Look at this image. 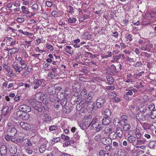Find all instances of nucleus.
<instances>
[{"label":"nucleus","mask_w":156,"mask_h":156,"mask_svg":"<svg viewBox=\"0 0 156 156\" xmlns=\"http://www.w3.org/2000/svg\"><path fill=\"white\" fill-rule=\"evenodd\" d=\"M61 137L62 139H64L65 140H68L70 139V138L69 136L63 134L62 135Z\"/></svg>","instance_id":"43"},{"label":"nucleus","mask_w":156,"mask_h":156,"mask_svg":"<svg viewBox=\"0 0 156 156\" xmlns=\"http://www.w3.org/2000/svg\"><path fill=\"white\" fill-rule=\"evenodd\" d=\"M67 103V99L65 98L64 99H62L61 100L60 104L63 107H64L66 106Z\"/></svg>","instance_id":"29"},{"label":"nucleus","mask_w":156,"mask_h":156,"mask_svg":"<svg viewBox=\"0 0 156 156\" xmlns=\"http://www.w3.org/2000/svg\"><path fill=\"white\" fill-rule=\"evenodd\" d=\"M120 122L119 119L118 118H115L113 121V123L115 126H118Z\"/></svg>","instance_id":"26"},{"label":"nucleus","mask_w":156,"mask_h":156,"mask_svg":"<svg viewBox=\"0 0 156 156\" xmlns=\"http://www.w3.org/2000/svg\"><path fill=\"white\" fill-rule=\"evenodd\" d=\"M80 95L84 97H85L87 95V90L85 89H83L81 92Z\"/></svg>","instance_id":"32"},{"label":"nucleus","mask_w":156,"mask_h":156,"mask_svg":"<svg viewBox=\"0 0 156 156\" xmlns=\"http://www.w3.org/2000/svg\"><path fill=\"white\" fill-rule=\"evenodd\" d=\"M111 117H105L102 120V124L103 125L106 126L108 125L111 122Z\"/></svg>","instance_id":"9"},{"label":"nucleus","mask_w":156,"mask_h":156,"mask_svg":"<svg viewBox=\"0 0 156 156\" xmlns=\"http://www.w3.org/2000/svg\"><path fill=\"white\" fill-rule=\"evenodd\" d=\"M69 12L73 14L74 12V11H73V8L72 6H69Z\"/></svg>","instance_id":"54"},{"label":"nucleus","mask_w":156,"mask_h":156,"mask_svg":"<svg viewBox=\"0 0 156 156\" xmlns=\"http://www.w3.org/2000/svg\"><path fill=\"white\" fill-rule=\"evenodd\" d=\"M3 68L5 69L7 71H8L10 69V68L7 65L5 64H4L3 65Z\"/></svg>","instance_id":"56"},{"label":"nucleus","mask_w":156,"mask_h":156,"mask_svg":"<svg viewBox=\"0 0 156 156\" xmlns=\"http://www.w3.org/2000/svg\"><path fill=\"white\" fill-rule=\"evenodd\" d=\"M85 104H86L85 101H81L76 106V110L79 111L82 110L84 108Z\"/></svg>","instance_id":"8"},{"label":"nucleus","mask_w":156,"mask_h":156,"mask_svg":"<svg viewBox=\"0 0 156 156\" xmlns=\"http://www.w3.org/2000/svg\"><path fill=\"white\" fill-rule=\"evenodd\" d=\"M76 19L74 17H72V18H70L68 20V22L71 23H74L76 22Z\"/></svg>","instance_id":"40"},{"label":"nucleus","mask_w":156,"mask_h":156,"mask_svg":"<svg viewBox=\"0 0 156 156\" xmlns=\"http://www.w3.org/2000/svg\"><path fill=\"white\" fill-rule=\"evenodd\" d=\"M12 67L16 71L18 72L19 73L22 71V68L19 66L18 64L16 62H13Z\"/></svg>","instance_id":"11"},{"label":"nucleus","mask_w":156,"mask_h":156,"mask_svg":"<svg viewBox=\"0 0 156 156\" xmlns=\"http://www.w3.org/2000/svg\"><path fill=\"white\" fill-rule=\"evenodd\" d=\"M58 127L55 126H50L49 127V130L50 131H53L56 130L57 129Z\"/></svg>","instance_id":"45"},{"label":"nucleus","mask_w":156,"mask_h":156,"mask_svg":"<svg viewBox=\"0 0 156 156\" xmlns=\"http://www.w3.org/2000/svg\"><path fill=\"white\" fill-rule=\"evenodd\" d=\"M155 106L154 104H151L148 106V109L151 111L154 110L155 108Z\"/></svg>","instance_id":"47"},{"label":"nucleus","mask_w":156,"mask_h":156,"mask_svg":"<svg viewBox=\"0 0 156 156\" xmlns=\"http://www.w3.org/2000/svg\"><path fill=\"white\" fill-rule=\"evenodd\" d=\"M131 126L129 124H125L123 127V129L124 131H128L131 128Z\"/></svg>","instance_id":"25"},{"label":"nucleus","mask_w":156,"mask_h":156,"mask_svg":"<svg viewBox=\"0 0 156 156\" xmlns=\"http://www.w3.org/2000/svg\"><path fill=\"white\" fill-rule=\"evenodd\" d=\"M31 128V126L28 123H26L23 129L26 130H29Z\"/></svg>","instance_id":"37"},{"label":"nucleus","mask_w":156,"mask_h":156,"mask_svg":"<svg viewBox=\"0 0 156 156\" xmlns=\"http://www.w3.org/2000/svg\"><path fill=\"white\" fill-rule=\"evenodd\" d=\"M110 136L111 137V138H112L113 139H115L117 136V135L116 134V132L114 131L111 132Z\"/></svg>","instance_id":"30"},{"label":"nucleus","mask_w":156,"mask_h":156,"mask_svg":"<svg viewBox=\"0 0 156 156\" xmlns=\"http://www.w3.org/2000/svg\"><path fill=\"white\" fill-rule=\"evenodd\" d=\"M101 142L105 145H110L112 143V139L109 138H104L101 139Z\"/></svg>","instance_id":"7"},{"label":"nucleus","mask_w":156,"mask_h":156,"mask_svg":"<svg viewBox=\"0 0 156 156\" xmlns=\"http://www.w3.org/2000/svg\"><path fill=\"white\" fill-rule=\"evenodd\" d=\"M44 121L45 122L48 123L50 122L51 120V117L49 115H45L44 117Z\"/></svg>","instance_id":"31"},{"label":"nucleus","mask_w":156,"mask_h":156,"mask_svg":"<svg viewBox=\"0 0 156 156\" xmlns=\"http://www.w3.org/2000/svg\"><path fill=\"white\" fill-rule=\"evenodd\" d=\"M45 48L48 49H49L51 51H53L54 50V48L52 45H51L49 43L46 44V46Z\"/></svg>","instance_id":"35"},{"label":"nucleus","mask_w":156,"mask_h":156,"mask_svg":"<svg viewBox=\"0 0 156 156\" xmlns=\"http://www.w3.org/2000/svg\"><path fill=\"white\" fill-rule=\"evenodd\" d=\"M112 130V128L111 127H107L104 129V131H105L109 133Z\"/></svg>","instance_id":"49"},{"label":"nucleus","mask_w":156,"mask_h":156,"mask_svg":"<svg viewBox=\"0 0 156 156\" xmlns=\"http://www.w3.org/2000/svg\"><path fill=\"white\" fill-rule=\"evenodd\" d=\"M26 152L28 154H31L33 153V151L31 149H27L26 150Z\"/></svg>","instance_id":"59"},{"label":"nucleus","mask_w":156,"mask_h":156,"mask_svg":"<svg viewBox=\"0 0 156 156\" xmlns=\"http://www.w3.org/2000/svg\"><path fill=\"white\" fill-rule=\"evenodd\" d=\"M112 148V147L111 146L109 145H107L105 147V149L107 150L108 151H110Z\"/></svg>","instance_id":"62"},{"label":"nucleus","mask_w":156,"mask_h":156,"mask_svg":"<svg viewBox=\"0 0 156 156\" xmlns=\"http://www.w3.org/2000/svg\"><path fill=\"white\" fill-rule=\"evenodd\" d=\"M116 133L118 136L121 138L123 134V131L122 129L120 127H117L116 129Z\"/></svg>","instance_id":"15"},{"label":"nucleus","mask_w":156,"mask_h":156,"mask_svg":"<svg viewBox=\"0 0 156 156\" xmlns=\"http://www.w3.org/2000/svg\"><path fill=\"white\" fill-rule=\"evenodd\" d=\"M9 150L11 153L15 154L16 153L17 149L14 145H11L9 146Z\"/></svg>","instance_id":"13"},{"label":"nucleus","mask_w":156,"mask_h":156,"mask_svg":"<svg viewBox=\"0 0 156 156\" xmlns=\"http://www.w3.org/2000/svg\"><path fill=\"white\" fill-rule=\"evenodd\" d=\"M7 148L5 145H2L0 149V152L1 154L5 155L7 153Z\"/></svg>","instance_id":"19"},{"label":"nucleus","mask_w":156,"mask_h":156,"mask_svg":"<svg viewBox=\"0 0 156 156\" xmlns=\"http://www.w3.org/2000/svg\"><path fill=\"white\" fill-rule=\"evenodd\" d=\"M145 140H137L136 141V144L140 145L144 143Z\"/></svg>","instance_id":"41"},{"label":"nucleus","mask_w":156,"mask_h":156,"mask_svg":"<svg viewBox=\"0 0 156 156\" xmlns=\"http://www.w3.org/2000/svg\"><path fill=\"white\" fill-rule=\"evenodd\" d=\"M7 133L9 134V135L13 137L17 134V131L15 128L12 127L8 128Z\"/></svg>","instance_id":"5"},{"label":"nucleus","mask_w":156,"mask_h":156,"mask_svg":"<svg viewBox=\"0 0 156 156\" xmlns=\"http://www.w3.org/2000/svg\"><path fill=\"white\" fill-rule=\"evenodd\" d=\"M18 49L17 48H14L11 49V51L9 53V54L11 55L12 54L18 51ZM9 54V53H8Z\"/></svg>","instance_id":"36"},{"label":"nucleus","mask_w":156,"mask_h":156,"mask_svg":"<svg viewBox=\"0 0 156 156\" xmlns=\"http://www.w3.org/2000/svg\"><path fill=\"white\" fill-rule=\"evenodd\" d=\"M126 91H127V92L126 93V95L130 96H131L133 95V93L131 90L127 89Z\"/></svg>","instance_id":"52"},{"label":"nucleus","mask_w":156,"mask_h":156,"mask_svg":"<svg viewBox=\"0 0 156 156\" xmlns=\"http://www.w3.org/2000/svg\"><path fill=\"white\" fill-rule=\"evenodd\" d=\"M16 20L19 23H21L24 21V19L22 18H17Z\"/></svg>","instance_id":"64"},{"label":"nucleus","mask_w":156,"mask_h":156,"mask_svg":"<svg viewBox=\"0 0 156 156\" xmlns=\"http://www.w3.org/2000/svg\"><path fill=\"white\" fill-rule=\"evenodd\" d=\"M23 112L20 110L18 111L16 113V115H17V116L19 117L20 118L21 117V116L22 115L23 113Z\"/></svg>","instance_id":"58"},{"label":"nucleus","mask_w":156,"mask_h":156,"mask_svg":"<svg viewBox=\"0 0 156 156\" xmlns=\"http://www.w3.org/2000/svg\"><path fill=\"white\" fill-rule=\"evenodd\" d=\"M30 115L29 114L26 112H23L21 116L20 119H22L23 120H27L30 118Z\"/></svg>","instance_id":"17"},{"label":"nucleus","mask_w":156,"mask_h":156,"mask_svg":"<svg viewBox=\"0 0 156 156\" xmlns=\"http://www.w3.org/2000/svg\"><path fill=\"white\" fill-rule=\"evenodd\" d=\"M104 114L106 117H110L111 115V112L108 109H106L104 111Z\"/></svg>","instance_id":"22"},{"label":"nucleus","mask_w":156,"mask_h":156,"mask_svg":"<svg viewBox=\"0 0 156 156\" xmlns=\"http://www.w3.org/2000/svg\"><path fill=\"white\" fill-rule=\"evenodd\" d=\"M8 74L9 77H13L16 76V75L13 73L12 69H11L8 71Z\"/></svg>","instance_id":"28"},{"label":"nucleus","mask_w":156,"mask_h":156,"mask_svg":"<svg viewBox=\"0 0 156 156\" xmlns=\"http://www.w3.org/2000/svg\"><path fill=\"white\" fill-rule=\"evenodd\" d=\"M52 3L51 2L49 1H46V5L48 7H51L52 5Z\"/></svg>","instance_id":"60"},{"label":"nucleus","mask_w":156,"mask_h":156,"mask_svg":"<svg viewBox=\"0 0 156 156\" xmlns=\"http://www.w3.org/2000/svg\"><path fill=\"white\" fill-rule=\"evenodd\" d=\"M93 95V93L92 92H90L88 94L87 96V98L86 103L87 105H91V106H89V108L90 107V108H91V111L94 108V102L91 100L92 99V96Z\"/></svg>","instance_id":"2"},{"label":"nucleus","mask_w":156,"mask_h":156,"mask_svg":"<svg viewBox=\"0 0 156 156\" xmlns=\"http://www.w3.org/2000/svg\"><path fill=\"white\" fill-rule=\"evenodd\" d=\"M60 140V137H58L55 138H54L52 140V142L51 144H55L56 143H57Z\"/></svg>","instance_id":"34"},{"label":"nucleus","mask_w":156,"mask_h":156,"mask_svg":"<svg viewBox=\"0 0 156 156\" xmlns=\"http://www.w3.org/2000/svg\"><path fill=\"white\" fill-rule=\"evenodd\" d=\"M9 108L7 106L4 105L3 107V109L2 112V114L5 116L9 112L8 110Z\"/></svg>","instance_id":"18"},{"label":"nucleus","mask_w":156,"mask_h":156,"mask_svg":"<svg viewBox=\"0 0 156 156\" xmlns=\"http://www.w3.org/2000/svg\"><path fill=\"white\" fill-rule=\"evenodd\" d=\"M142 65L143 64H142V62H141L140 61H139L137 62L135 64L133 65V66L136 67L142 66Z\"/></svg>","instance_id":"44"},{"label":"nucleus","mask_w":156,"mask_h":156,"mask_svg":"<svg viewBox=\"0 0 156 156\" xmlns=\"http://www.w3.org/2000/svg\"><path fill=\"white\" fill-rule=\"evenodd\" d=\"M80 127L83 130H84L86 128V125L85 123H81L80 125Z\"/></svg>","instance_id":"53"},{"label":"nucleus","mask_w":156,"mask_h":156,"mask_svg":"<svg viewBox=\"0 0 156 156\" xmlns=\"http://www.w3.org/2000/svg\"><path fill=\"white\" fill-rule=\"evenodd\" d=\"M139 110L140 111L143 112H144L146 111L147 108L146 107H144V108H139Z\"/></svg>","instance_id":"51"},{"label":"nucleus","mask_w":156,"mask_h":156,"mask_svg":"<svg viewBox=\"0 0 156 156\" xmlns=\"http://www.w3.org/2000/svg\"><path fill=\"white\" fill-rule=\"evenodd\" d=\"M46 146L45 144H42L39 148L40 152L41 153H44L46 149Z\"/></svg>","instance_id":"23"},{"label":"nucleus","mask_w":156,"mask_h":156,"mask_svg":"<svg viewBox=\"0 0 156 156\" xmlns=\"http://www.w3.org/2000/svg\"><path fill=\"white\" fill-rule=\"evenodd\" d=\"M33 83L34 85V88L35 89H36L41 85L42 81L39 80L37 79L34 80Z\"/></svg>","instance_id":"14"},{"label":"nucleus","mask_w":156,"mask_h":156,"mask_svg":"<svg viewBox=\"0 0 156 156\" xmlns=\"http://www.w3.org/2000/svg\"><path fill=\"white\" fill-rule=\"evenodd\" d=\"M55 73H52L51 72H49L48 73V76L49 77H50L51 78H53L55 77Z\"/></svg>","instance_id":"50"},{"label":"nucleus","mask_w":156,"mask_h":156,"mask_svg":"<svg viewBox=\"0 0 156 156\" xmlns=\"http://www.w3.org/2000/svg\"><path fill=\"white\" fill-rule=\"evenodd\" d=\"M73 89L76 92H78L80 90V85L77 82H75L73 85Z\"/></svg>","instance_id":"12"},{"label":"nucleus","mask_w":156,"mask_h":156,"mask_svg":"<svg viewBox=\"0 0 156 156\" xmlns=\"http://www.w3.org/2000/svg\"><path fill=\"white\" fill-rule=\"evenodd\" d=\"M106 100L102 98H100L97 100L96 105L98 108H99L102 107L106 102Z\"/></svg>","instance_id":"3"},{"label":"nucleus","mask_w":156,"mask_h":156,"mask_svg":"<svg viewBox=\"0 0 156 156\" xmlns=\"http://www.w3.org/2000/svg\"><path fill=\"white\" fill-rule=\"evenodd\" d=\"M12 137V136H10L9 135V134H8V133H7V135H5V139L7 141H9L10 140L11 138Z\"/></svg>","instance_id":"48"},{"label":"nucleus","mask_w":156,"mask_h":156,"mask_svg":"<svg viewBox=\"0 0 156 156\" xmlns=\"http://www.w3.org/2000/svg\"><path fill=\"white\" fill-rule=\"evenodd\" d=\"M132 132V130L129 131V135L130 136H129L127 138V140L128 142L130 143H133L135 142L136 140V138L134 136H132L131 133Z\"/></svg>","instance_id":"10"},{"label":"nucleus","mask_w":156,"mask_h":156,"mask_svg":"<svg viewBox=\"0 0 156 156\" xmlns=\"http://www.w3.org/2000/svg\"><path fill=\"white\" fill-rule=\"evenodd\" d=\"M20 110L23 112H29L31 111L30 108L28 105H20L19 107Z\"/></svg>","instance_id":"4"},{"label":"nucleus","mask_w":156,"mask_h":156,"mask_svg":"<svg viewBox=\"0 0 156 156\" xmlns=\"http://www.w3.org/2000/svg\"><path fill=\"white\" fill-rule=\"evenodd\" d=\"M126 38H127V41H131L132 40V35L130 34L126 36Z\"/></svg>","instance_id":"61"},{"label":"nucleus","mask_w":156,"mask_h":156,"mask_svg":"<svg viewBox=\"0 0 156 156\" xmlns=\"http://www.w3.org/2000/svg\"><path fill=\"white\" fill-rule=\"evenodd\" d=\"M151 134L150 133H146L144 134V136L146 138H147L148 139H150L151 138Z\"/></svg>","instance_id":"57"},{"label":"nucleus","mask_w":156,"mask_h":156,"mask_svg":"<svg viewBox=\"0 0 156 156\" xmlns=\"http://www.w3.org/2000/svg\"><path fill=\"white\" fill-rule=\"evenodd\" d=\"M149 146L151 148L154 149L156 147V141L152 140L149 143Z\"/></svg>","instance_id":"21"},{"label":"nucleus","mask_w":156,"mask_h":156,"mask_svg":"<svg viewBox=\"0 0 156 156\" xmlns=\"http://www.w3.org/2000/svg\"><path fill=\"white\" fill-rule=\"evenodd\" d=\"M135 134L136 138L138 139H140L141 137V134L140 130L139 129H136Z\"/></svg>","instance_id":"20"},{"label":"nucleus","mask_w":156,"mask_h":156,"mask_svg":"<svg viewBox=\"0 0 156 156\" xmlns=\"http://www.w3.org/2000/svg\"><path fill=\"white\" fill-rule=\"evenodd\" d=\"M91 126V128L93 129H95L97 132H99L103 129L102 125L98 121V120L95 118H93L92 121L90 122L88 127Z\"/></svg>","instance_id":"1"},{"label":"nucleus","mask_w":156,"mask_h":156,"mask_svg":"<svg viewBox=\"0 0 156 156\" xmlns=\"http://www.w3.org/2000/svg\"><path fill=\"white\" fill-rule=\"evenodd\" d=\"M34 108L38 112H43L44 113L46 111L47 109L44 106H41L40 104L34 106Z\"/></svg>","instance_id":"6"},{"label":"nucleus","mask_w":156,"mask_h":156,"mask_svg":"<svg viewBox=\"0 0 156 156\" xmlns=\"http://www.w3.org/2000/svg\"><path fill=\"white\" fill-rule=\"evenodd\" d=\"M74 142L73 140H70L66 142L65 143V144L66 146H67L69 145L73 144Z\"/></svg>","instance_id":"38"},{"label":"nucleus","mask_w":156,"mask_h":156,"mask_svg":"<svg viewBox=\"0 0 156 156\" xmlns=\"http://www.w3.org/2000/svg\"><path fill=\"white\" fill-rule=\"evenodd\" d=\"M47 91L48 93L51 95H54L56 93L55 89L52 86L49 87L48 88Z\"/></svg>","instance_id":"16"},{"label":"nucleus","mask_w":156,"mask_h":156,"mask_svg":"<svg viewBox=\"0 0 156 156\" xmlns=\"http://www.w3.org/2000/svg\"><path fill=\"white\" fill-rule=\"evenodd\" d=\"M31 69L30 67L28 66L27 67V69L24 72V75H27L31 71Z\"/></svg>","instance_id":"42"},{"label":"nucleus","mask_w":156,"mask_h":156,"mask_svg":"<svg viewBox=\"0 0 156 156\" xmlns=\"http://www.w3.org/2000/svg\"><path fill=\"white\" fill-rule=\"evenodd\" d=\"M151 119H154L156 118V110L152 111L150 114Z\"/></svg>","instance_id":"24"},{"label":"nucleus","mask_w":156,"mask_h":156,"mask_svg":"<svg viewBox=\"0 0 156 156\" xmlns=\"http://www.w3.org/2000/svg\"><path fill=\"white\" fill-rule=\"evenodd\" d=\"M144 119L147 122H150L151 121V119L150 114H146L144 117Z\"/></svg>","instance_id":"27"},{"label":"nucleus","mask_w":156,"mask_h":156,"mask_svg":"<svg viewBox=\"0 0 156 156\" xmlns=\"http://www.w3.org/2000/svg\"><path fill=\"white\" fill-rule=\"evenodd\" d=\"M124 154L123 150L122 149H120L117 153L118 156H123L124 155Z\"/></svg>","instance_id":"39"},{"label":"nucleus","mask_w":156,"mask_h":156,"mask_svg":"<svg viewBox=\"0 0 156 156\" xmlns=\"http://www.w3.org/2000/svg\"><path fill=\"white\" fill-rule=\"evenodd\" d=\"M108 95L110 97V98L112 99H114L117 96L116 94L115 93L112 92L109 93Z\"/></svg>","instance_id":"33"},{"label":"nucleus","mask_w":156,"mask_h":156,"mask_svg":"<svg viewBox=\"0 0 156 156\" xmlns=\"http://www.w3.org/2000/svg\"><path fill=\"white\" fill-rule=\"evenodd\" d=\"M32 8L34 10L37 11L38 9V5L37 4H34L32 6Z\"/></svg>","instance_id":"46"},{"label":"nucleus","mask_w":156,"mask_h":156,"mask_svg":"<svg viewBox=\"0 0 156 156\" xmlns=\"http://www.w3.org/2000/svg\"><path fill=\"white\" fill-rule=\"evenodd\" d=\"M101 137V135L99 134H98L95 136L94 138V139L95 141H97L100 139Z\"/></svg>","instance_id":"55"},{"label":"nucleus","mask_w":156,"mask_h":156,"mask_svg":"<svg viewBox=\"0 0 156 156\" xmlns=\"http://www.w3.org/2000/svg\"><path fill=\"white\" fill-rule=\"evenodd\" d=\"M24 137L23 136H20L18 138V140L19 142H21L23 141L24 140Z\"/></svg>","instance_id":"63"}]
</instances>
